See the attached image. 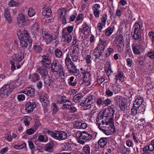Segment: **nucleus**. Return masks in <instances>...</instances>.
<instances>
[{
  "label": "nucleus",
  "mask_w": 154,
  "mask_h": 154,
  "mask_svg": "<svg viewBox=\"0 0 154 154\" xmlns=\"http://www.w3.org/2000/svg\"><path fill=\"white\" fill-rule=\"evenodd\" d=\"M18 37L20 41V44L22 47H27L28 44L31 45L32 42L26 30L21 31L18 29L17 31Z\"/></svg>",
  "instance_id": "nucleus-1"
},
{
  "label": "nucleus",
  "mask_w": 154,
  "mask_h": 154,
  "mask_svg": "<svg viewBox=\"0 0 154 154\" xmlns=\"http://www.w3.org/2000/svg\"><path fill=\"white\" fill-rule=\"evenodd\" d=\"M51 71L53 72H56L57 78L64 77L65 71L62 66L60 65L56 60H54L51 66Z\"/></svg>",
  "instance_id": "nucleus-2"
},
{
  "label": "nucleus",
  "mask_w": 154,
  "mask_h": 154,
  "mask_svg": "<svg viewBox=\"0 0 154 154\" xmlns=\"http://www.w3.org/2000/svg\"><path fill=\"white\" fill-rule=\"evenodd\" d=\"M124 42V41L122 35L120 34L115 37L113 43L119 52H120L123 50Z\"/></svg>",
  "instance_id": "nucleus-3"
},
{
  "label": "nucleus",
  "mask_w": 154,
  "mask_h": 154,
  "mask_svg": "<svg viewBox=\"0 0 154 154\" xmlns=\"http://www.w3.org/2000/svg\"><path fill=\"white\" fill-rule=\"evenodd\" d=\"M52 137L59 140H65L67 137V134L63 131H54L50 133Z\"/></svg>",
  "instance_id": "nucleus-4"
},
{
  "label": "nucleus",
  "mask_w": 154,
  "mask_h": 154,
  "mask_svg": "<svg viewBox=\"0 0 154 154\" xmlns=\"http://www.w3.org/2000/svg\"><path fill=\"white\" fill-rule=\"evenodd\" d=\"M12 87L8 84L5 85L0 90V96L1 97H4L5 95H9L13 91Z\"/></svg>",
  "instance_id": "nucleus-5"
},
{
  "label": "nucleus",
  "mask_w": 154,
  "mask_h": 154,
  "mask_svg": "<svg viewBox=\"0 0 154 154\" xmlns=\"http://www.w3.org/2000/svg\"><path fill=\"white\" fill-rule=\"evenodd\" d=\"M42 34L43 37L47 44L49 42L52 40H55L57 38V35L54 34L51 35L48 32V30L46 29H44L42 30Z\"/></svg>",
  "instance_id": "nucleus-6"
},
{
  "label": "nucleus",
  "mask_w": 154,
  "mask_h": 154,
  "mask_svg": "<svg viewBox=\"0 0 154 154\" xmlns=\"http://www.w3.org/2000/svg\"><path fill=\"white\" fill-rule=\"evenodd\" d=\"M115 110L113 108L109 107L105 109L103 113V116L105 118H107L108 121L112 122L113 119Z\"/></svg>",
  "instance_id": "nucleus-7"
},
{
  "label": "nucleus",
  "mask_w": 154,
  "mask_h": 154,
  "mask_svg": "<svg viewBox=\"0 0 154 154\" xmlns=\"http://www.w3.org/2000/svg\"><path fill=\"white\" fill-rule=\"evenodd\" d=\"M66 65L69 70L73 73L77 72V69L76 68V66L71 60V59L68 56L66 57L65 59Z\"/></svg>",
  "instance_id": "nucleus-8"
},
{
  "label": "nucleus",
  "mask_w": 154,
  "mask_h": 154,
  "mask_svg": "<svg viewBox=\"0 0 154 154\" xmlns=\"http://www.w3.org/2000/svg\"><path fill=\"white\" fill-rule=\"evenodd\" d=\"M14 54L12 57V59L15 62H20L24 58V54L20 49L14 51Z\"/></svg>",
  "instance_id": "nucleus-9"
},
{
  "label": "nucleus",
  "mask_w": 154,
  "mask_h": 154,
  "mask_svg": "<svg viewBox=\"0 0 154 154\" xmlns=\"http://www.w3.org/2000/svg\"><path fill=\"white\" fill-rule=\"evenodd\" d=\"M142 26L140 25L138 23H135L133 26V29H134V34L132 37L134 39H139L140 38V35L139 34Z\"/></svg>",
  "instance_id": "nucleus-10"
},
{
  "label": "nucleus",
  "mask_w": 154,
  "mask_h": 154,
  "mask_svg": "<svg viewBox=\"0 0 154 154\" xmlns=\"http://www.w3.org/2000/svg\"><path fill=\"white\" fill-rule=\"evenodd\" d=\"M78 53L77 51L73 50L72 52L70 54H68L66 56H68L71 59V60L74 62V63L77 66L79 65L80 63V60L78 59Z\"/></svg>",
  "instance_id": "nucleus-11"
},
{
  "label": "nucleus",
  "mask_w": 154,
  "mask_h": 154,
  "mask_svg": "<svg viewBox=\"0 0 154 154\" xmlns=\"http://www.w3.org/2000/svg\"><path fill=\"white\" fill-rule=\"evenodd\" d=\"M78 135L80 139L86 142H88L91 140L90 133L85 131L78 132Z\"/></svg>",
  "instance_id": "nucleus-12"
},
{
  "label": "nucleus",
  "mask_w": 154,
  "mask_h": 154,
  "mask_svg": "<svg viewBox=\"0 0 154 154\" xmlns=\"http://www.w3.org/2000/svg\"><path fill=\"white\" fill-rule=\"evenodd\" d=\"M105 119L102 114H99L97 116L96 119L97 124L100 129H101L102 127V125H104L105 122L106 125L108 124L107 122H106L105 121H104Z\"/></svg>",
  "instance_id": "nucleus-13"
},
{
  "label": "nucleus",
  "mask_w": 154,
  "mask_h": 154,
  "mask_svg": "<svg viewBox=\"0 0 154 154\" xmlns=\"http://www.w3.org/2000/svg\"><path fill=\"white\" fill-rule=\"evenodd\" d=\"M17 23L20 27H21L26 24V20L25 15L20 14H19L17 17Z\"/></svg>",
  "instance_id": "nucleus-14"
},
{
  "label": "nucleus",
  "mask_w": 154,
  "mask_h": 154,
  "mask_svg": "<svg viewBox=\"0 0 154 154\" xmlns=\"http://www.w3.org/2000/svg\"><path fill=\"white\" fill-rule=\"evenodd\" d=\"M40 100L43 106H46L49 104L48 96L43 92H41L40 94Z\"/></svg>",
  "instance_id": "nucleus-15"
},
{
  "label": "nucleus",
  "mask_w": 154,
  "mask_h": 154,
  "mask_svg": "<svg viewBox=\"0 0 154 154\" xmlns=\"http://www.w3.org/2000/svg\"><path fill=\"white\" fill-rule=\"evenodd\" d=\"M42 62L43 65L48 69H49L50 68L51 62L48 55L43 56Z\"/></svg>",
  "instance_id": "nucleus-16"
},
{
  "label": "nucleus",
  "mask_w": 154,
  "mask_h": 154,
  "mask_svg": "<svg viewBox=\"0 0 154 154\" xmlns=\"http://www.w3.org/2000/svg\"><path fill=\"white\" fill-rule=\"evenodd\" d=\"M66 10L64 8L60 9L58 10V14L60 18L64 24L66 23Z\"/></svg>",
  "instance_id": "nucleus-17"
},
{
  "label": "nucleus",
  "mask_w": 154,
  "mask_h": 154,
  "mask_svg": "<svg viewBox=\"0 0 154 154\" xmlns=\"http://www.w3.org/2000/svg\"><path fill=\"white\" fill-rule=\"evenodd\" d=\"M36 106L32 100H30L26 103L25 110L27 112H31L33 111Z\"/></svg>",
  "instance_id": "nucleus-18"
},
{
  "label": "nucleus",
  "mask_w": 154,
  "mask_h": 154,
  "mask_svg": "<svg viewBox=\"0 0 154 154\" xmlns=\"http://www.w3.org/2000/svg\"><path fill=\"white\" fill-rule=\"evenodd\" d=\"M90 29L89 26L87 23H85L79 28V32L80 35L82 34L88 35L89 33Z\"/></svg>",
  "instance_id": "nucleus-19"
},
{
  "label": "nucleus",
  "mask_w": 154,
  "mask_h": 154,
  "mask_svg": "<svg viewBox=\"0 0 154 154\" xmlns=\"http://www.w3.org/2000/svg\"><path fill=\"white\" fill-rule=\"evenodd\" d=\"M62 149L64 151H73L75 149L73 145L69 143H64L61 145Z\"/></svg>",
  "instance_id": "nucleus-20"
},
{
  "label": "nucleus",
  "mask_w": 154,
  "mask_h": 154,
  "mask_svg": "<svg viewBox=\"0 0 154 154\" xmlns=\"http://www.w3.org/2000/svg\"><path fill=\"white\" fill-rule=\"evenodd\" d=\"M62 40L67 43L69 42L72 39V36L69 33H67V32L66 31L63 32Z\"/></svg>",
  "instance_id": "nucleus-21"
},
{
  "label": "nucleus",
  "mask_w": 154,
  "mask_h": 154,
  "mask_svg": "<svg viewBox=\"0 0 154 154\" xmlns=\"http://www.w3.org/2000/svg\"><path fill=\"white\" fill-rule=\"evenodd\" d=\"M51 12L50 7L45 6L43 8L42 15L45 17L48 18L51 16Z\"/></svg>",
  "instance_id": "nucleus-22"
},
{
  "label": "nucleus",
  "mask_w": 154,
  "mask_h": 154,
  "mask_svg": "<svg viewBox=\"0 0 154 154\" xmlns=\"http://www.w3.org/2000/svg\"><path fill=\"white\" fill-rule=\"evenodd\" d=\"M117 104L121 108L122 110H123V107L126 104V101L124 97L121 96H118L117 97Z\"/></svg>",
  "instance_id": "nucleus-23"
},
{
  "label": "nucleus",
  "mask_w": 154,
  "mask_h": 154,
  "mask_svg": "<svg viewBox=\"0 0 154 154\" xmlns=\"http://www.w3.org/2000/svg\"><path fill=\"white\" fill-rule=\"evenodd\" d=\"M74 127L77 129H85L87 127V124L83 122L77 121L75 122Z\"/></svg>",
  "instance_id": "nucleus-24"
},
{
  "label": "nucleus",
  "mask_w": 154,
  "mask_h": 154,
  "mask_svg": "<svg viewBox=\"0 0 154 154\" xmlns=\"http://www.w3.org/2000/svg\"><path fill=\"white\" fill-rule=\"evenodd\" d=\"M105 42V41L101 40L96 47L100 53L102 54L103 53L106 48V46L104 45Z\"/></svg>",
  "instance_id": "nucleus-25"
},
{
  "label": "nucleus",
  "mask_w": 154,
  "mask_h": 154,
  "mask_svg": "<svg viewBox=\"0 0 154 154\" xmlns=\"http://www.w3.org/2000/svg\"><path fill=\"white\" fill-rule=\"evenodd\" d=\"M100 6L98 4H94L92 7L94 14L96 17H98L99 16L100 14Z\"/></svg>",
  "instance_id": "nucleus-26"
},
{
  "label": "nucleus",
  "mask_w": 154,
  "mask_h": 154,
  "mask_svg": "<svg viewBox=\"0 0 154 154\" xmlns=\"http://www.w3.org/2000/svg\"><path fill=\"white\" fill-rule=\"evenodd\" d=\"M23 91V93L30 97L33 96L35 93L34 89L31 87L26 88Z\"/></svg>",
  "instance_id": "nucleus-27"
},
{
  "label": "nucleus",
  "mask_w": 154,
  "mask_h": 154,
  "mask_svg": "<svg viewBox=\"0 0 154 154\" xmlns=\"http://www.w3.org/2000/svg\"><path fill=\"white\" fill-rule=\"evenodd\" d=\"M54 146V143L50 141L45 146L44 149L45 151L51 152L53 150Z\"/></svg>",
  "instance_id": "nucleus-28"
},
{
  "label": "nucleus",
  "mask_w": 154,
  "mask_h": 154,
  "mask_svg": "<svg viewBox=\"0 0 154 154\" xmlns=\"http://www.w3.org/2000/svg\"><path fill=\"white\" fill-rule=\"evenodd\" d=\"M116 76L115 80L116 82L118 80L122 81H124L123 73L122 71H118L117 73L115 75Z\"/></svg>",
  "instance_id": "nucleus-29"
},
{
  "label": "nucleus",
  "mask_w": 154,
  "mask_h": 154,
  "mask_svg": "<svg viewBox=\"0 0 154 154\" xmlns=\"http://www.w3.org/2000/svg\"><path fill=\"white\" fill-rule=\"evenodd\" d=\"M154 149V139L152 140L149 145L145 147L143 149V151L149 150L152 151Z\"/></svg>",
  "instance_id": "nucleus-30"
},
{
  "label": "nucleus",
  "mask_w": 154,
  "mask_h": 154,
  "mask_svg": "<svg viewBox=\"0 0 154 154\" xmlns=\"http://www.w3.org/2000/svg\"><path fill=\"white\" fill-rule=\"evenodd\" d=\"M92 104L90 102H86V100H85L84 102H82L80 103V105L83 107L84 109L86 110L91 108Z\"/></svg>",
  "instance_id": "nucleus-31"
},
{
  "label": "nucleus",
  "mask_w": 154,
  "mask_h": 154,
  "mask_svg": "<svg viewBox=\"0 0 154 154\" xmlns=\"http://www.w3.org/2000/svg\"><path fill=\"white\" fill-rule=\"evenodd\" d=\"M107 67L105 69L106 71L107 75L109 76L112 72L111 69V63L110 61H108L106 63Z\"/></svg>",
  "instance_id": "nucleus-32"
},
{
  "label": "nucleus",
  "mask_w": 154,
  "mask_h": 154,
  "mask_svg": "<svg viewBox=\"0 0 154 154\" xmlns=\"http://www.w3.org/2000/svg\"><path fill=\"white\" fill-rule=\"evenodd\" d=\"M107 143L106 138L102 137L98 141L99 145L101 148L104 147Z\"/></svg>",
  "instance_id": "nucleus-33"
},
{
  "label": "nucleus",
  "mask_w": 154,
  "mask_h": 154,
  "mask_svg": "<svg viewBox=\"0 0 154 154\" xmlns=\"http://www.w3.org/2000/svg\"><path fill=\"white\" fill-rule=\"evenodd\" d=\"M143 101L142 97H140L137 99L134 102L133 105L138 107H140V106Z\"/></svg>",
  "instance_id": "nucleus-34"
},
{
  "label": "nucleus",
  "mask_w": 154,
  "mask_h": 154,
  "mask_svg": "<svg viewBox=\"0 0 154 154\" xmlns=\"http://www.w3.org/2000/svg\"><path fill=\"white\" fill-rule=\"evenodd\" d=\"M20 3L18 1H10L8 3V5L11 7L19 6Z\"/></svg>",
  "instance_id": "nucleus-35"
},
{
  "label": "nucleus",
  "mask_w": 154,
  "mask_h": 154,
  "mask_svg": "<svg viewBox=\"0 0 154 154\" xmlns=\"http://www.w3.org/2000/svg\"><path fill=\"white\" fill-rule=\"evenodd\" d=\"M82 152L84 154H90V149L89 146L86 145L82 148Z\"/></svg>",
  "instance_id": "nucleus-36"
},
{
  "label": "nucleus",
  "mask_w": 154,
  "mask_h": 154,
  "mask_svg": "<svg viewBox=\"0 0 154 154\" xmlns=\"http://www.w3.org/2000/svg\"><path fill=\"white\" fill-rule=\"evenodd\" d=\"M110 89L115 94L117 93L120 90V88L114 84H112Z\"/></svg>",
  "instance_id": "nucleus-37"
},
{
  "label": "nucleus",
  "mask_w": 154,
  "mask_h": 154,
  "mask_svg": "<svg viewBox=\"0 0 154 154\" xmlns=\"http://www.w3.org/2000/svg\"><path fill=\"white\" fill-rule=\"evenodd\" d=\"M113 29L111 27H109L105 30V33L107 36H110L113 33Z\"/></svg>",
  "instance_id": "nucleus-38"
},
{
  "label": "nucleus",
  "mask_w": 154,
  "mask_h": 154,
  "mask_svg": "<svg viewBox=\"0 0 154 154\" xmlns=\"http://www.w3.org/2000/svg\"><path fill=\"white\" fill-rule=\"evenodd\" d=\"M114 52V50L112 48H109L107 49L105 53V56L106 57H108Z\"/></svg>",
  "instance_id": "nucleus-39"
},
{
  "label": "nucleus",
  "mask_w": 154,
  "mask_h": 154,
  "mask_svg": "<svg viewBox=\"0 0 154 154\" xmlns=\"http://www.w3.org/2000/svg\"><path fill=\"white\" fill-rule=\"evenodd\" d=\"M68 82L69 84L72 86H75L76 84V82L74 80V77L73 76L70 77L68 80Z\"/></svg>",
  "instance_id": "nucleus-40"
},
{
  "label": "nucleus",
  "mask_w": 154,
  "mask_h": 154,
  "mask_svg": "<svg viewBox=\"0 0 154 154\" xmlns=\"http://www.w3.org/2000/svg\"><path fill=\"white\" fill-rule=\"evenodd\" d=\"M83 97V96L81 94H79L74 96L73 100L74 102H77L80 100Z\"/></svg>",
  "instance_id": "nucleus-41"
},
{
  "label": "nucleus",
  "mask_w": 154,
  "mask_h": 154,
  "mask_svg": "<svg viewBox=\"0 0 154 154\" xmlns=\"http://www.w3.org/2000/svg\"><path fill=\"white\" fill-rule=\"evenodd\" d=\"M39 27L38 24L37 23H35L31 27V30L32 32H35L38 30Z\"/></svg>",
  "instance_id": "nucleus-42"
},
{
  "label": "nucleus",
  "mask_w": 154,
  "mask_h": 154,
  "mask_svg": "<svg viewBox=\"0 0 154 154\" xmlns=\"http://www.w3.org/2000/svg\"><path fill=\"white\" fill-rule=\"evenodd\" d=\"M114 92L111 90L110 88H106L105 92V94L107 97H111L114 94Z\"/></svg>",
  "instance_id": "nucleus-43"
},
{
  "label": "nucleus",
  "mask_w": 154,
  "mask_h": 154,
  "mask_svg": "<svg viewBox=\"0 0 154 154\" xmlns=\"http://www.w3.org/2000/svg\"><path fill=\"white\" fill-rule=\"evenodd\" d=\"M64 119L66 121H69L72 120L73 119V116L70 114V113H67L64 116Z\"/></svg>",
  "instance_id": "nucleus-44"
},
{
  "label": "nucleus",
  "mask_w": 154,
  "mask_h": 154,
  "mask_svg": "<svg viewBox=\"0 0 154 154\" xmlns=\"http://www.w3.org/2000/svg\"><path fill=\"white\" fill-rule=\"evenodd\" d=\"M71 105V103L69 101H66L63 105L62 108L63 109H68Z\"/></svg>",
  "instance_id": "nucleus-45"
},
{
  "label": "nucleus",
  "mask_w": 154,
  "mask_h": 154,
  "mask_svg": "<svg viewBox=\"0 0 154 154\" xmlns=\"http://www.w3.org/2000/svg\"><path fill=\"white\" fill-rule=\"evenodd\" d=\"M93 54L96 58L99 57L102 54L100 53L98 50L96 48L93 50Z\"/></svg>",
  "instance_id": "nucleus-46"
},
{
  "label": "nucleus",
  "mask_w": 154,
  "mask_h": 154,
  "mask_svg": "<svg viewBox=\"0 0 154 154\" xmlns=\"http://www.w3.org/2000/svg\"><path fill=\"white\" fill-rule=\"evenodd\" d=\"M73 26H69L66 28L63 29V32L66 31V32H67V33L68 34V33H69V34H70L73 31Z\"/></svg>",
  "instance_id": "nucleus-47"
},
{
  "label": "nucleus",
  "mask_w": 154,
  "mask_h": 154,
  "mask_svg": "<svg viewBox=\"0 0 154 154\" xmlns=\"http://www.w3.org/2000/svg\"><path fill=\"white\" fill-rule=\"evenodd\" d=\"M107 15L106 14H104L103 15L102 17L100 18L101 23L103 24V26H105L106 22L107 20Z\"/></svg>",
  "instance_id": "nucleus-48"
},
{
  "label": "nucleus",
  "mask_w": 154,
  "mask_h": 154,
  "mask_svg": "<svg viewBox=\"0 0 154 154\" xmlns=\"http://www.w3.org/2000/svg\"><path fill=\"white\" fill-rule=\"evenodd\" d=\"M139 108V107L133 105L131 110V113L134 115H136L137 112V109Z\"/></svg>",
  "instance_id": "nucleus-49"
},
{
  "label": "nucleus",
  "mask_w": 154,
  "mask_h": 154,
  "mask_svg": "<svg viewBox=\"0 0 154 154\" xmlns=\"http://www.w3.org/2000/svg\"><path fill=\"white\" fill-rule=\"evenodd\" d=\"M14 43V45L12 44L11 45V46L12 47V48L14 49V51H16V50H17L18 49H20L19 48H18L17 45L18 43V41H15Z\"/></svg>",
  "instance_id": "nucleus-50"
},
{
  "label": "nucleus",
  "mask_w": 154,
  "mask_h": 154,
  "mask_svg": "<svg viewBox=\"0 0 154 154\" xmlns=\"http://www.w3.org/2000/svg\"><path fill=\"white\" fill-rule=\"evenodd\" d=\"M55 53L56 56L57 57H60L62 54V51L59 49H56L55 50Z\"/></svg>",
  "instance_id": "nucleus-51"
},
{
  "label": "nucleus",
  "mask_w": 154,
  "mask_h": 154,
  "mask_svg": "<svg viewBox=\"0 0 154 154\" xmlns=\"http://www.w3.org/2000/svg\"><path fill=\"white\" fill-rule=\"evenodd\" d=\"M31 120V118L29 116H27L25 118L24 122L26 126H29L30 124V121Z\"/></svg>",
  "instance_id": "nucleus-52"
},
{
  "label": "nucleus",
  "mask_w": 154,
  "mask_h": 154,
  "mask_svg": "<svg viewBox=\"0 0 154 154\" xmlns=\"http://www.w3.org/2000/svg\"><path fill=\"white\" fill-rule=\"evenodd\" d=\"M35 12L34 10L32 8H30L28 11V14L29 17H32L34 15Z\"/></svg>",
  "instance_id": "nucleus-53"
},
{
  "label": "nucleus",
  "mask_w": 154,
  "mask_h": 154,
  "mask_svg": "<svg viewBox=\"0 0 154 154\" xmlns=\"http://www.w3.org/2000/svg\"><path fill=\"white\" fill-rule=\"evenodd\" d=\"M104 99L103 98H99L97 100V103L99 106H103Z\"/></svg>",
  "instance_id": "nucleus-54"
},
{
  "label": "nucleus",
  "mask_w": 154,
  "mask_h": 154,
  "mask_svg": "<svg viewBox=\"0 0 154 154\" xmlns=\"http://www.w3.org/2000/svg\"><path fill=\"white\" fill-rule=\"evenodd\" d=\"M17 98L19 101H23L25 99V96L23 94H19L17 97Z\"/></svg>",
  "instance_id": "nucleus-55"
},
{
  "label": "nucleus",
  "mask_w": 154,
  "mask_h": 154,
  "mask_svg": "<svg viewBox=\"0 0 154 154\" xmlns=\"http://www.w3.org/2000/svg\"><path fill=\"white\" fill-rule=\"evenodd\" d=\"M38 72L42 75L46 76L47 74L46 71L44 70L41 68H40L38 70Z\"/></svg>",
  "instance_id": "nucleus-56"
},
{
  "label": "nucleus",
  "mask_w": 154,
  "mask_h": 154,
  "mask_svg": "<svg viewBox=\"0 0 154 154\" xmlns=\"http://www.w3.org/2000/svg\"><path fill=\"white\" fill-rule=\"evenodd\" d=\"M105 80L104 78H103L101 76H99L97 77V82L100 84H101Z\"/></svg>",
  "instance_id": "nucleus-57"
},
{
  "label": "nucleus",
  "mask_w": 154,
  "mask_h": 154,
  "mask_svg": "<svg viewBox=\"0 0 154 154\" xmlns=\"http://www.w3.org/2000/svg\"><path fill=\"white\" fill-rule=\"evenodd\" d=\"M31 79L34 82L37 81L39 79V76L38 74L37 73H35L33 75L31 76Z\"/></svg>",
  "instance_id": "nucleus-58"
},
{
  "label": "nucleus",
  "mask_w": 154,
  "mask_h": 154,
  "mask_svg": "<svg viewBox=\"0 0 154 154\" xmlns=\"http://www.w3.org/2000/svg\"><path fill=\"white\" fill-rule=\"evenodd\" d=\"M85 100H86V102H90L93 104L92 102L93 100V96L91 95H89L88 97L85 99Z\"/></svg>",
  "instance_id": "nucleus-59"
},
{
  "label": "nucleus",
  "mask_w": 154,
  "mask_h": 154,
  "mask_svg": "<svg viewBox=\"0 0 154 154\" xmlns=\"http://www.w3.org/2000/svg\"><path fill=\"white\" fill-rule=\"evenodd\" d=\"M107 128L109 130V131L111 134H112L113 133L115 132L116 131L114 126L113 125L109 126Z\"/></svg>",
  "instance_id": "nucleus-60"
},
{
  "label": "nucleus",
  "mask_w": 154,
  "mask_h": 154,
  "mask_svg": "<svg viewBox=\"0 0 154 154\" xmlns=\"http://www.w3.org/2000/svg\"><path fill=\"white\" fill-rule=\"evenodd\" d=\"M111 100L108 98L106 99V100H104L103 101V106H107L110 105L111 103Z\"/></svg>",
  "instance_id": "nucleus-61"
},
{
  "label": "nucleus",
  "mask_w": 154,
  "mask_h": 154,
  "mask_svg": "<svg viewBox=\"0 0 154 154\" xmlns=\"http://www.w3.org/2000/svg\"><path fill=\"white\" fill-rule=\"evenodd\" d=\"M4 138L8 142H11L12 140L11 137L8 134H5Z\"/></svg>",
  "instance_id": "nucleus-62"
},
{
  "label": "nucleus",
  "mask_w": 154,
  "mask_h": 154,
  "mask_svg": "<svg viewBox=\"0 0 154 154\" xmlns=\"http://www.w3.org/2000/svg\"><path fill=\"white\" fill-rule=\"evenodd\" d=\"M103 24L101 23H99L97 25V29L99 32H100L103 29Z\"/></svg>",
  "instance_id": "nucleus-63"
},
{
  "label": "nucleus",
  "mask_w": 154,
  "mask_h": 154,
  "mask_svg": "<svg viewBox=\"0 0 154 154\" xmlns=\"http://www.w3.org/2000/svg\"><path fill=\"white\" fill-rule=\"evenodd\" d=\"M52 112L54 113H55L57 111V108L56 104L54 103L53 104V106L52 107Z\"/></svg>",
  "instance_id": "nucleus-64"
}]
</instances>
